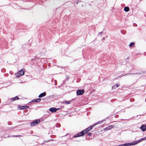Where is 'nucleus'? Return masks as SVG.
<instances>
[{"label": "nucleus", "mask_w": 146, "mask_h": 146, "mask_svg": "<svg viewBox=\"0 0 146 146\" xmlns=\"http://www.w3.org/2000/svg\"><path fill=\"white\" fill-rule=\"evenodd\" d=\"M40 120L39 119L36 120L34 121H32L31 123V127L34 126L36 125L38 123L40 122Z\"/></svg>", "instance_id": "nucleus-3"}, {"label": "nucleus", "mask_w": 146, "mask_h": 146, "mask_svg": "<svg viewBox=\"0 0 146 146\" xmlns=\"http://www.w3.org/2000/svg\"><path fill=\"white\" fill-rule=\"evenodd\" d=\"M145 140H146V137H145L143 138L140 139V140L135 141V143L136 144L139 143L141 142L142 141H145Z\"/></svg>", "instance_id": "nucleus-9"}, {"label": "nucleus", "mask_w": 146, "mask_h": 146, "mask_svg": "<svg viewBox=\"0 0 146 146\" xmlns=\"http://www.w3.org/2000/svg\"><path fill=\"white\" fill-rule=\"evenodd\" d=\"M21 136L20 135H13V137H21Z\"/></svg>", "instance_id": "nucleus-19"}, {"label": "nucleus", "mask_w": 146, "mask_h": 146, "mask_svg": "<svg viewBox=\"0 0 146 146\" xmlns=\"http://www.w3.org/2000/svg\"><path fill=\"white\" fill-rule=\"evenodd\" d=\"M19 98H18L17 96H16L14 98H11L10 99V100L12 101H14L15 100H19Z\"/></svg>", "instance_id": "nucleus-15"}, {"label": "nucleus", "mask_w": 146, "mask_h": 146, "mask_svg": "<svg viewBox=\"0 0 146 146\" xmlns=\"http://www.w3.org/2000/svg\"><path fill=\"white\" fill-rule=\"evenodd\" d=\"M119 86V85L118 84H115L113 85L112 86V89H115V88Z\"/></svg>", "instance_id": "nucleus-14"}, {"label": "nucleus", "mask_w": 146, "mask_h": 146, "mask_svg": "<svg viewBox=\"0 0 146 146\" xmlns=\"http://www.w3.org/2000/svg\"><path fill=\"white\" fill-rule=\"evenodd\" d=\"M57 110V109L55 108H50L49 111L52 112H54L56 111Z\"/></svg>", "instance_id": "nucleus-10"}, {"label": "nucleus", "mask_w": 146, "mask_h": 146, "mask_svg": "<svg viewBox=\"0 0 146 146\" xmlns=\"http://www.w3.org/2000/svg\"><path fill=\"white\" fill-rule=\"evenodd\" d=\"M10 137V136H9V135L8 136V137Z\"/></svg>", "instance_id": "nucleus-22"}, {"label": "nucleus", "mask_w": 146, "mask_h": 146, "mask_svg": "<svg viewBox=\"0 0 146 146\" xmlns=\"http://www.w3.org/2000/svg\"><path fill=\"white\" fill-rule=\"evenodd\" d=\"M84 91L83 90H78L76 92L77 94L78 95H81L84 93Z\"/></svg>", "instance_id": "nucleus-6"}, {"label": "nucleus", "mask_w": 146, "mask_h": 146, "mask_svg": "<svg viewBox=\"0 0 146 146\" xmlns=\"http://www.w3.org/2000/svg\"><path fill=\"white\" fill-rule=\"evenodd\" d=\"M135 45V43L133 42H131L129 44V47H131L132 46H134Z\"/></svg>", "instance_id": "nucleus-17"}, {"label": "nucleus", "mask_w": 146, "mask_h": 146, "mask_svg": "<svg viewBox=\"0 0 146 146\" xmlns=\"http://www.w3.org/2000/svg\"><path fill=\"white\" fill-rule=\"evenodd\" d=\"M114 127V126L113 125H110L108 126V127H106L104 129V130L106 131V130H109L113 128Z\"/></svg>", "instance_id": "nucleus-8"}, {"label": "nucleus", "mask_w": 146, "mask_h": 146, "mask_svg": "<svg viewBox=\"0 0 146 146\" xmlns=\"http://www.w3.org/2000/svg\"><path fill=\"white\" fill-rule=\"evenodd\" d=\"M97 124L98 123L94 124L84 130L86 132V133H87L90 130Z\"/></svg>", "instance_id": "nucleus-4"}, {"label": "nucleus", "mask_w": 146, "mask_h": 146, "mask_svg": "<svg viewBox=\"0 0 146 146\" xmlns=\"http://www.w3.org/2000/svg\"><path fill=\"white\" fill-rule=\"evenodd\" d=\"M140 129L143 131H145L146 130V126L144 125H143L140 127Z\"/></svg>", "instance_id": "nucleus-11"}, {"label": "nucleus", "mask_w": 146, "mask_h": 146, "mask_svg": "<svg viewBox=\"0 0 146 146\" xmlns=\"http://www.w3.org/2000/svg\"><path fill=\"white\" fill-rule=\"evenodd\" d=\"M92 135V133L90 132L88 133H87V135L89 136H91Z\"/></svg>", "instance_id": "nucleus-20"}, {"label": "nucleus", "mask_w": 146, "mask_h": 146, "mask_svg": "<svg viewBox=\"0 0 146 146\" xmlns=\"http://www.w3.org/2000/svg\"><path fill=\"white\" fill-rule=\"evenodd\" d=\"M86 132L85 131L83 130L82 131L78 133L77 134L75 135L73 137L74 138L76 137H79L80 136H83L85 134H86Z\"/></svg>", "instance_id": "nucleus-1"}, {"label": "nucleus", "mask_w": 146, "mask_h": 146, "mask_svg": "<svg viewBox=\"0 0 146 146\" xmlns=\"http://www.w3.org/2000/svg\"><path fill=\"white\" fill-rule=\"evenodd\" d=\"M124 11L126 12H127L129 10V8L128 7H126L124 8Z\"/></svg>", "instance_id": "nucleus-16"}, {"label": "nucleus", "mask_w": 146, "mask_h": 146, "mask_svg": "<svg viewBox=\"0 0 146 146\" xmlns=\"http://www.w3.org/2000/svg\"><path fill=\"white\" fill-rule=\"evenodd\" d=\"M41 99L40 98H38L37 99H35L33 100L32 101V102H40Z\"/></svg>", "instance_id": "nucleus-13"}, {"label": "nucleus", "mask_w": 146, "mask_h": 146, "mask_svg": "<svg viewBox=\"0 0 146 146\" xmlns=\"http://www.w3.org/2000/svg\"><path fill=\"white\" fill-rule=\"evenodd\" d=\"M24 71L23 70H21L19 71L16 74V76L17 78H19L21 76L24 74Z\"/></svg>", "instance_id": "nucleus-2"}, {"label": "nucleus", "mask_w": 146, "mask_h": 146, "mask_svg": "<svg viewBox=\"0 0 146 146\" xmlns=\"http://www.w3.org/2000/svg\"><path fill=\"white\" fill-rule=\"evenodd\" d=\"M71 101H65V103L67 104H71Z\"/></svg>", "instance_id": "nucleus-18"}, {"label": "nucleus", "mask_w": 146, "mask_h": 146, "mask_svg": "<svg viewBox=\"0 0 146 146\" xmlns=\"http://www.w3.org/2000/svg\"><path fill=\"white\" fill-rule=\"evenodd\" d=\"M135 141L132 142L131 143H126L124 144H123V146H128L131 145H134L136 144L135 143Z\"/></svg>", "instance_id": "nucleus-7"}, {"label": "nucleus", "mask_w": 146, "mask_h": 146, "mask_svg": "<svg viewBox=\"0 0 146 146\" xmlns=\"http://www.w3.org/2000/svg\"><path fill=\"white\" fill-rule=\"evenodd\" d=\"M29 107V106H21V105H18L17 106V108L19 110H23L24 109L28 108Z\"/></svg>", "instance_id": "nucleus-5"}, {"label": "nucleus", "mask_w": 146, "mask_h": 146, "mask_svg": "<svg viewBox=\"0 0 146 146\" xmlns=\"http://www.w3.org/2000/svg\"><path fill=\"white\" fill-rule=\"evenodd\" d=\"M118 146H123V144L120 145H119Z\"/></svg>", "instance_id": "nucleus-21"}, {"label": "nucleus", "mask_w": 146, "mask_h": 146, "mask_svg": "<svg viewBox=\"0 0 146 146\" xmlns=\"http://www.w3.org/2000/svg\"><path fill=\"white\" fill-rule=\"evenodd\" d=\"M46 95V92H44L40 94L38 96V97L40 98H42L43 97L45 96Z\"/></svg>", "instance_id": "nucleus-12"}]
</instances>
